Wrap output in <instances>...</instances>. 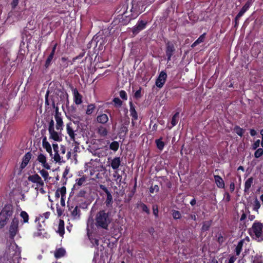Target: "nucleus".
Returning a JSON list of instances; mask_svg holds the SVG:
<instances>
[{
	"mask_svg": "<svg viewBox=\"0 0 263 263\" xmlns=\"http://www.w3.org/2000/svg\"><path fill=\"white\" fill-rule=\"evenodd\" d=\"M110 222L111 219L109 214L105 211H100L96 214L94 223L97 228L108 230Z\"/></svg>",
	"mask_w": 263,
	"mask_h": 263,
	"instance_id": "obj_1",
	"label": "nucleus"
},
{
	"mask_svg": "<svg viewBox=\"0 0 263 263\" xmlns=\"http://www.w3.org/2000/svg\"><path fill=\"white\" fill-rule=\"evenodd\" d=\"M52 147L54 154L52 158L54 161L59 164L65 163V154L66 153V147L61 145L59 149V146L57 144H53Z\"/></svg>",
	"mask_w": 263,
	"mask_h": 263,
	"instance_id": "obj_2",
	"label": "nucleus"
},
{
	"mask_svg": "<svg viewBox=\"0 0 263 263\" xmlns=\"http://www.w3.org/2000/svg\"><path fill=\"white\" fill-rule=\"evenodd\" d=\"M251 235L258 241L263 240V224L255 222L250 230Z\"/></svg>",
	"mask_w": 263,
	"mask_h": 263,
	"instance_id": "obj_3",
	"label": "nucleus"
},
{
	"mask_svg": "<svg viewBox=\"0 0 263 263\" xmlns=\"http://www.w3.org/2000/svg\"><path fill=\"white\" fill-rule=\"evenodd\" d=\"M22 226L19 219L17 218L14 217L9 228V235L11 239H13L18 234L19 230L21 229Z\"/></svg>",
	"mask_w": 263,
	"mask_h": 263,
	"instance_id": "obj_4",
	"label": "nucleus"
},
{
	"mask_svg": "<svg viewBox=\"0 0 263 263\" xmlns=\"http://www.w3.org/2000/svg\"><path fill=\"white\" fill-rule=\"evenodd\" d=\"M28 180L34 183L32 187H34L35 190L38 192L39 188L44 185V181L41 177L37 174L29 176L28 177Z\"/></svg>",
	"mask_w": 263,
	"mask_h": 263,
	"instance_id": "obj_5",
	"label": "nucleus"
},
{
	"mask_svg": "<svg viewBox=\"0 0 263 263\" xmlns=\"http://www.w3.org/2000/svg\"><path fill=\"white\" fill-rule=\"evenodd\" d=\"M54 119L55 120V128L57 130L62 131L64 127V123L63 121L62 115L59 112V108L58 107L55 108V113L54 115Z\"/></svg>",
	"mask_w": 263,
	"mask_h": 263,
	"instance_id": "obj_6",
	"label": "nucleus"
},
{
	"mask_svg": "<svg viewBox=\"0 0 263 263\" xmlns=\"http://www.w3.org/2000/svg\"><path fill=\"white\" fill-rule=\"evenodd\" d=\"M24 14L23 11L13 9L8 13V18L10 20H12L13 22L18 21L23 18Z\"/></svg>",
	"mask_w": 263,
	"mask_h": 263,
	"instance_id": "obj_7",
	"label": "nucleus"
},
{
	"mask_svg": "<svg viewBox=\"0 0 263 263\" xmlns=\"http://www.w3.org/2000/svg\"><path fill=\"white\" fill-rule=\"evenodd\" d=\"M75 128L74 125L70 122L66 124V129L67 134L68 135L70 140L72 141H75L76 136L77 135L76 133L77 129H76Z\"/></svg>",
	"mask_w": 263,
	"mask_h": 263,
	"instance_id": "obj_8",
	"label": "nucleus"
},
{
	"mask_svg": "<svg viewBox=\"0 0 263 263\" xmlns=\"http://www.w3.org/2000/svg\"><path fill=\"white\" fill-rule=\"evenodd\" d=\"M7 257L8 259H11L13 257H18L20 254V251L17 249L15 245H11L6 251Z\"/></svg>",
	"mask_w": 263,
	"mask_h": 263,
	"instance_id": "obj_9",
	"label": "nucleus"
},
{
	"mask_svg": "<svg viewBox=\"0 0 263 263\" xmlns=\"http://www.w3.org/2000/svg\"><path fill=\"white\" fill-rule=\"evenodd\" d=\"M99 187L106 194L107 197L105 202L106 206L111 207L113 203L112 196L111 193L107 188L104 185L100 184L99 185Z\"/></svg>",
	"mask_w": 263,
	"mask_h": 263,
	"instance_id": "obj_10",
	"label": "nucleus"
},
{
	"mask_svg": "<svg viewBox=\"0 0 263 263\" xmlns=\"http://www.w3.org/2000/svg\"><path fill=\"white\" fill-rule=\"evenodd\" d=\"M49 138L55 141H61L62 140V131L55 130V128L48 130Z\"/></svg>",
	"mask_w": 263,
	"mask_h": 263,
	"instance_id": "obj_11",
	"label": "nucleus"
},
{
	"mask_svg": "<svg viewBox=\"0 0 263 263\" xmlns=\"http://www.w3.org/2000/svg\"><path fill=\"white\" fill-rule=\"evenodd\" d=\"M108 162L109 163V165L114 170H118L121 165V159L119 157H116L114 158H109L108 159Z\"/></svg>",
	"mask_w": 263,
	"mask_h": 263,
	"instance_id": "obj_12",
	"label": "nucleus"
},
{
	"mask_svg": "<svg viewBox=\"0 0 263 263\" xmlns=\"http://www.w3.org/2000/svg\"><path fill=\"white\" fill-rule=\"evenodd\" d=\"M166 78L167 74L166 72L162 71L156 81V86L160 88H162L165 83Z\"/></svg>",
	"mask_w": 263,
	"mask_h": 263,
	"instance_id": "obj_13",
	"label": "nucleus"
},
{
	"mask_svg": "<svg viewBox=\"0 0 263 263\" xmlns=\"http://www.w3.org/2000/svg\"><path fill=\"white\" fill-rule=\"evenodd\" d=\"M72 91L73 92L74 103L77 105L81 104L82 102V95L78 92L76 88H72Z\"/></svg>",
	"mask_w": 263,
	"mask_h": 263,
	"instance_id": "obj_14",
	"label": "nucleus"
},
{
	"mask_svg": "<svg viewBox=\"0 0 263 263\" xmlns=\"http://www.w3.org/2000/svg\"><path fill=\"white\" fill-rule=\"evenodd\" d=\"M37 161L42 164V165L46 169H50V166L47 162L46 157L43 154H40L37 156Z\"/></svg>",
	"mask_w": 263,
	"mask_h": 263,
	"instance_id": "obj_15",
	"label": "nucleus"
},
{
	"mask_svg": "<svg viewBox=\"0 0 263 263\" xmlns=\"http://www.w3.org/2000/svg\"><path fill=\"white\" fill-rule=\"evenodd\" d=\"M175 51L174 44L171 42H168L166 44V54L167 57V61H170L171 58Z\"/></svg>",
	"mask_w": 263,
	"mask_h": 263,
	"instance_id": "obj_16",
	"label": "nucleus"
},
{
	"mask_svg": "<svg viewBox=\"0 0 263 263\" xmlns=\"http://www.w3.org/2000/svg\"><path fill=\"white\" fill-rule=\"evenodd\" d=\"M146 23L143 21L138 22L137 24L133 28V32L134 34H137L140 31L142 30L145 28Z\"/></svg>",
	"mask_w": 263,
	"mask_h": 263,
	"instance_id": "obj_17",
	"label": "nucleus"
},
{
	"mask_svg": "<svg viewBox=\"0 0 263 263\" xmlns=\"http://www.w3.org/2000/svg\"><path fill=\"white\" fill-rule=\"evenodd\" d=\"M31 156L32 154L30 152H28L25 155L23 158L22 162L21 164V168L22 169H23L27 166L31 158Z\"/></svg>",
	"mask_w": 263,
	"mask_h": 263,
	"instance_id": "obj_18",
	"label": "nucleus"
},
{
	"mask_svg": "<svg viewBox=\"0 0 263 263\" xmlns=\"http://www.w3.org/2000/svg\"><path fill=\"white\" fill-rule=\"evenodd\" d=\"M113 180L116 182L117 185H121L122 182V177L119 173L118 170H115L113 174Z\"/></svg>",
	"mask_w": 263,
	"mask_h": 263,
	"instance_id": "obj_19",
	"label": "nucleus"
},
{
	"mask_svg": "<svg viewBox=\"0 0 263 263\" xmlns=\"http://www.w3.org/2000/svg\"><path fill=\"white\" fill-rule=\"evenodd\" d=\"M97 121L98 122L104 124L108 121V117L106 114H102L97 117Z\"/></svg>",
	"mask_w": 263,
	"mask_h": 263,
	"instance_id": "obj_20",
	"label": "nucleus"
},
{
	"mask_svg": "<svg viewBox=\"0 0 263 263\" xmlns=\"http://www.w3.org/2000/svg\"><path fill=\"white\" fill-rule=\"evenodd\" d=\"M97 133L101 137H105L108 135V132L106 127L100 126L97 128Z\"/></svg>",
	"mask_w": 263,
	"mask_h": 263,
	"instance_id": "obj_21",
	"label": "nucleus"
},
{
	"mask_svg": "<svg viewBox=\"0 0 263 263\" xmlns=\"http://www.w3.org/2000/svg\"><path fill=\"white\" fill-rule=\"evenodd\" d=\"M215 182L217 186L223 189L224 187V182L221 177L218 175L214 176Z\"/></svg>",
	"mask_w": 263,
	"mask_h": 263,
	"instance_id": "obj_22",
	"label": "nucleus"
},
{
	"mask_svg": "<svg viewBox=\"0 0 263 263\" xmlns=\"http://www.w3.org/2000/svg\"><path fill=\"white\" fill-rule=\"evenodd\" d=\"M66 193V189L65 186H62V187L58 189L55 193V196L57 198H59L60 196L61 197H65Z\"/></svg>",
	"mask_w": 263,
	"mask_h": 263,
	"instance_id": "obj_23",
	"label": "nucleus"
},
{
	"mask_svg": "<svg viewBox=\"0 0 263 263\" xmlns=\"http://www.w3.org/2000/svg\"><path fill=\"white\" fill-rule=\"evenodd\" d=\"M43 147L46 149V151L49 153L50 155L51 156L52 155L51 146L49 143L46 141V138L43 140Z\"/></svg>",
	"mask_w": 263,
	"mask_h": 263,
	"instance_id": "obj_24",
	"label": "nucleus"
},
{
	"mask_svg": "<svg viewBox=\"0 0 263 263\" xmlns=\"http://www.w3.org/2000/svg\"><path fill=\"white\" fill-rule=\"evenodd\" d=\"M253 180L254 179L253 177H250L246 181L245 183V192L246 193L249 192L251 185L253 184Z\"/></svg>",
	"mask_w": 263,
	"mask_h": 263,
	"instance_id": "obj_25",
	"label": "nucleus"
},
{
	"mask_svg": "<svg viewBox=\"0 0 263 263\" xmlns=\"http://www.w3.org/2000/svg\"><path fill=\"white\" fill-rule=\"evenodd\" d=\"M129 105H130L129 111H130V116L133 117L134 120H136L138 119V115H137V113L136 111L134 105L133 104L132 102H129Z\"/></svg>",
	"mask_w": 263,
	"mask_h": 263,
	"instance_id": "obj_26",
	"label": "nucleus"
},
{
	"mask_svg": "<svg viewBox=\"0 0 263 263\" xmlns=\"http://www.w3.org/2000/svg\"><path fill=\"white\" fill-rule=\"evenodd\" d=\"M64 222L63 220L60 219L59 222L58 229L57 232L61 236H63L64 234Z\"/></svg>",
	"mask_w": 263,
	"mask_h": 263,
	"instance_id": "obj_27",
	"label": "nucleus"
},
{
	"mask_svg": "<svg viewBox=\"0 0 263 263\" xmlns=\"http://www.w3.org/2000/svg\"><path fill=\"white\" fill-rule=\"evenodd\" d=\"M8 219L7 216L4 215V212L0 213V229L6 224Z\"/></svg>",
	"mask_w": 263,
	"mask_h": 263,
	"instance_id": "obj_28",
	"label": "nucleus"
},
{
	"mask_svg": "<svg viewBox=\"0 0 263 263\" xmlns=\"http://www.w3.org/2000/svg\"><path fill=\"white\" fill-rule=\"evenodd\" d=\"M1 212H4V214L5 215H6L7 218H9L10 216H12L13 214V211L12 210V208L9 206H5Z\"/></svg>",
	"mask_w": 263,
	"mask_h": 263,
	"instance_id": "obj_29",
	"label": "nucleus"
},
{
	"mask_svg": "<svg viewBox=\"0 0 263 263\" xmlns=\"http://www.w3.org/2000/svg\"><path fill=\"white\" fill-rule=\"evenodd\" d=\"M20 216L23 219V221L20 222L22 225H23V223L28 222L29 216L28 214L25 211H22L20 214Z\"/></svg>",
	"mask_w": 263,
	"mask_h": 263,
	"instance_id": "obj_30",
	"label": "nucleus"
},
{
	"mask_svg": "<svg viewBox=\"0 0 263 263\" xmlns=\"http://www.w3.org/2000/svg\"><path fill=\"white\" fill-rule=\"evenodd\" d=\"M39 173L45 182H48L50 180V177L49 176V174L47 171L43 169L40 170Z\"/></svg>",
	"mask_w": 263,
	"mask_h": 263,
	"instance_id": "obj_31",
	"label": "nucleus"
},
{
	"mask_svg": "<svg viewBox=\"0 0 263 263\" xmlns=\"http://www.w3.org/2000/svg\"><path fill=\"white\" fill-rule=\"evenodd\" d=\"M65 252V250L64 249H59L55 251L54 256L57 258L62 257L64 256Z\"/></svg>",
	"mask_w": 263,
	"mask_h": 263,
	"instance_id": "obj_32",
	"label": "nucleus"
},
{
	"mask_svg": "<svg viewBox=\"0 0 263 263\" xmlns=\"http://www.w3.org/2000/svg\"><path fill=\"white\" fill-rule=\"evenodd\" d=\"M205 33H203L202 35H201L199 37V38L195 42L193 43V44L191 46L193 48L197 46L198 44L202 43L205 39Z\"/></svg>",
	"mask_w": 263,
	"mask_h": 263,
	"instance_id": "obj_33",
	"label": "nucleus"
},
{
	"mask_svg": "<svg viewBox=\"0 0 263 263\" xmlns=\"http://www.w3.org/2000/svg\"><path fill=\"white\" fill-rule=\"evenodd\" d=\"M71 215L74 218H79L80 217V210H79V209L78 208V206H76L73 209V210L71 212Z\"/></svg>",
	"mask_w": 263,
	"mask_h": 263,
	"instance_id": "obj_34",
	"label": "nucleus"
},
{
	"mask_svg": "<svg viewBox=\"0 0 263 263\" xmlns=\"http://www.w3.org/2000/svg\"><path fill=\"white\" fill-rule=\"evenodd\" d=\"M87 177L83 176L81 178L77 179L76 180V183L75 186L78 185V186H81L83 185L86 181Z\"/></svg>",
	"mask_w": 263,
	"mask_h": 263,
	"instance_id": "obj_35",
	"label": "nucleus"
},
{
	"mask_svg": "<svg viewBox=\"0 0 263 263\" xmlns=\"http://www.w3.org/2000/svg\"><path fill=\"white\" fill-rule=\"evenodd\" d=\"M243 240H240L237 246L236 247L235 249V252L237 255H239L242 250V248L243 244Z\"/></svg>",
	"mask_w": 263,
	"mask_h": 263,
	"instance_id": "obj_36",
	"label": "nucleus"
},
{
	"mask_svg": "<svg viewBox=\"0 0 263 263\" xmlns=\"http://www.w3.org/2000/svg\"><path fill=\"white\" fill-rule=\"evenodd\" d=\"M119 146V144L117 141H114L110 144L109 148L115 152H116Z\"/></svg>",
	"mask_w": 263,
	"mask_h": 263,
	"instance_id": "obj_37",
	"label": "nucleus"
},
{
	"mask_svg": "<svg viewBox=\"0 0 263 263\" xmlns=\"http://www.w3.org/2000/svg\"><path fill=\"white\" fill-rule=\"evenodd\" d=\"M178 118H179V112H176L173 116L172 119V121H171L172 127H173L177 124V123H178Z\"/></svg>",
	"mask_w": 263,
	"mask_h": 263,
	"instance_id": "obj_38",
	"label": "nucleus"
},
{
	"mask_svg": "<svg viewBox=\"0 0 263 263\" xmlns=\"http://www.w3.org/2000/svg\"><path fill=\"white\" fill-rule=\"evenodd\" d=\"M95 105L93 104H89L87 106V108L86 111L87 115H91L95 109Z\"/></svg>",
	"mask_w": 263,
	"mask_h": 263,
	"instance_id": "obj_39",
	"label": "nucleus"
},
{
	"mask_svg": "<svg viewBox=\"0 0 263 263\" xmlns=\"http://www.w3.org/2000/svg\"><path fill=\"white\" fill-rule=\"evenodd\" d=\"M54 55V53H52V52L50 53V55H49V57H48V58L46 61L45 66L46 67H48L50 64V63L53 58Z\"/></svg>",
	"mask_w": 263,
	"mask_h": 263,
	"instance_id": "obj_40",
	"label": "nucleus"
},
{
	"mask_svg": "<svg viewBox=\"0 0 263 263\" xmlns=\"http://www.w3.org/2000/svg\"><path fill=\"white\" fill-rule=\"evenodd\" d=\"M157 146L158 149L162 150L164 146V143L163 141H162L160 139L157 140L156 141Z\"/></svg>",
	"mask_w": 263,
	"mask_h": 263,
	"instance_id": "obj_41",
	"label": "nucleus"
},
{
	"mask_svg": "<svg viewBox=\"0 0 263 263\" xmlns=\"http://www.w3.org/2000/svg\"><path fill=\"white\" fill-rule=\"evenodd\" d=\"M262 154H263V148H259L255 151V152L254 153V156L255 158H258L260 157Z\"/></svg>",
	"mask_w": 263,
	"mask_h": 263,
	"instance_id": "obj_42",
	"label": "nucleus"
},
{
	"mask_svg": "<svg viewBox=\"0 0 263 263\" xmlns=\"http://www.w3.org/2000/svg\"><path fill=\"white\" fill-rule=\"evenodd\" d=\"M172 216L174 219H178L181 217V214L178 211L173 210L172 211Z\"/></svg>",
	"mask_w": 263,
	"mask_h": 263,
	"instance_id": "obj_43",
	"label": "nucleus"
},
{
	"mask_svg": "<svg viewBox=\"0 0 263 263\" xmlns=\"http://www.w3.org/2000/svg\"><path fill=\"white\" fill-rule=\"evenodd\" d=\"M113 102L115 103V105L118 107H120L122 104V102L121 100L118 98H115L113 100Z\"/></svg>",
	"mask_w": 263,
	"mask_h": 263,
	"instance_id": "obj_44",
	"label": "nucleus"
},
{
	"mask_svg": "<svg viewBox=\"0 0 263 263\" xmlns=\"http://www.w3.org/2000/svg\"><path fill=\"white\" fill-rule=\"evenodd\" d=\"M235 131L236 133L240 136H242L244 133L243 129L239 127H236L235 128Z\"/></svg>",
	"mask_w": 263,
	"mask_h": 263,
	"instance_id": "obj_45",
	"label": "nucleus"
},
{
	"mask_svg": "<svg viewBox=\"0 0 263 263\" xmlns=\"http://www.w3.org/2000/svg\"><path fill=\"white\" fill-rule=\"evenodd\" d=\"M246 12V11H245L243 8H242L235 17V20H236V21L239 20Z\"/></svg>",
	"mask_w": 263,
	"mask_h": 263,
	"instance_id": "obj_46",
	"label": "nucleus"
},
{
	"mask_svg": "<svg viewBox=\"0 0 263 263\" xmlns=\"http://www.w3.org/2000/svg\"><path fill=\"white\" fill-rule=\"evenodd\" d=\"M120 97L124 100L127 99L126 92L124 90H121L120 91Z\"/></svg>",
	"mask_w": 263,
	"mask_h": 263,
	"instance_id": "obj_47",
	"label": "nucleus"
},
{
	"mask_svg": "<svg viewBox=\"0 0 263 263\" xmlns=\"http://www.w3.org/2000/svg\"><path fill=\"white\" fill-rule=\"evenodd\" d=\"M140 208L143 211L146 212V213L148 214L149 211L147 208V206L144 203H141L140 205Z\"/></svg>",
	"mask_w": 263,
	"mask_h": 263,
	"instance_id": "obj_48",
	"label": "nucleus"
},
{
	"mask_svg": "<svg viewBox=\"0 0 263 263\" xmlns=\"http://www.w3.org/2000/svg\"><path fill=\"white\" fill-rule=\"evenodd\" d=\"M251 4H252L251 1H248L245 4V5L243 6V7L242 8H243L245 11H247L248 10V9L250 8V7L251 6Z\"/></svg>",
	"mask_w": 263,
	"mask_h": 263,
	"instance_id": "obj_49",
	"label": "nucleus"
},
{
	"mask_svg": "<svg viewBox=\"0 0 263 263\" xmlns=\"http://www.w3.org/2000/svg\"><path fill=\"white\" fill-rule=\"evenodd\" d=\"M260 207V204L259 201L257 199H256L254 201V209L255 210H257L258 209H259Z\"/></svg>",
	"mask_w": 263,
	"mask_h": 263,
	"instance_id": "obj_50",
	"label": "nucleus"
},
{
	"mask_svg": "<svg viewBox=\"0 0 263 263\" xmlns=\"http://www.w3.org/2000/svg\"><path fill=\"white\" fill-rule=\"evenodd\" d=\"M18 4V0H13L11 5L12 7V10L15 9L16 7L17 6Z\"/></svg>",
	"mask_w": 263,
	"mask_h": 263,
	"instance_id": "obj_51",
	"label": "nucleus"
},
{
	"mask_svg": "<svg viewBox=\"0 0 263 263\" xmlns=\"http://www.w3.org/2000/svg\"><path fill=\"white\" fill-rule=\"evenodd\" d=\"M230 199V195L228 193H226L224 195L223 200L226 202H229Z\"/></svg>",
	"mask_w": 263,
	"mask_h": 263,
	"instance_id": "obj_52",
	"label": "nucleus"
},
{
	"mask_svg": "<svg viewBox=\"0 0 263 263\" xmlns=\"http://www.w3.org/2000/svg\"><path fill=\"white\" fill-rule=\"evenodd\" d=\"M54 129V121L51 119L49 123L48 130Z\"/></svg>",
	"mask_w": 263,
	"mask_h": 263,
	"instance_id": "obj_53",
	"label": "nucleus"
},
{
	"mask_svg": "<svg viewBox=\"0 0 263 263\" xmlns=\"http://www.w3.org/2000/svg\"><path fill=\"white\" fill-rule=\"evenodd\" d=\"M259 144H260V140H256L252 145L253 149H256L259 146Z\"/></svg>",
	"mask_w": 263,
	"mask_h": 263,
	"instance_id": "obj_54",
	"label": "nucleus"
},
{
	"mask_svg": "<svg viewBox=\"0 0 263 263\" xmlns=\"http://www.w3.org/2000/svg\"><path fill=\"white\" fill-rule=\"evenodd\" d=\"M35 25V22L34 20H31L30 21H29L28 22V25H29L30 26V27H28V28L30 29H32L33 28V27Z\"/></svg>",
	"mask_w": 263,
	"mask_h": 263,
	"instance_id": "obj_55",
	"label": "nucleus"
},
{
	"mask_svg": "<svg viewBox=\"0 0 263 263\" xmlns=\"http://www.w3.org/2000/svg\"><path fill=\"white\" fill-rule=\"evenodd\" d=\"M236 258L234 257H231L228 260H226L225 263H234L236 260Z\"/></svg>",
	"mask_w": 263,
	"mask_h": 263,
	"instance_id": "obj_56",
	"label": "nucleus"
},
{
	"mask_svg": "<svg viewBox=\"0 0 263 263\" xmlns=\"http://www.w3.org/2000/svg\"><path fill=\"white\" fill-rule=\"evenodd\" d=\"M57 212L59 216H61L63 213V211L59 206H57Z\"/></svg>",
	"mask_w": 263,
	"mask_h": 263,
	"instance_id": "obj_57",
	"label": "nucleus"
},
{
	"mask_svg": "<svg viewBox=\"0 0 263 263\" xmlns=\"http://www.w3.org/2000/svg\"><path fill=\"white\" fill-rule=\"evenodd\" d=\"M134 96L136 98H139L141 97V90L139 89L136 91L135 93Z\"/></svg>",
	"mask_w": 263,
	"mask_h": 263,
	"instance_id": "obj_58",
	"label": "nucleus"
},
{
	"mask_svg": "<svg viewBox=\"0 0 263 263\" xmlns=\"http://www.w3.org/2000/svg\"><path fill=\"white\" fill-rule=\"evenodd\" d=\"M71 157V152H68L66 154H65V162L66 160H68Z\"/></svg>",
	"mask_w": 263,
	"mask_h": 263,
	"instance_id": "obj_59",
	"label": "nucleus"
},
{
	"mask_svg": "<svg viewBox=\"0 0 263 263\" xmlns=\"http://www.w3.org/2000/svg\"><path fill=\"white\" fill-rule=\"evenodd\" d=\"M120 130H121V133H126L128 131L127 127L125 125H123L121 127Z\"/></svg>",
	"mask_w": 263,
	"mask_h": 263,
	"instance_id": "obj_60",
	"label": "nucleus"
},
{
	"mask_svg": "<svg viewBox=\"0 0 263 263\" xmlns=\"http://www.w3.org/2000/svg\"><path fill=\"white\" fill-rule=\"evenodd\" d=\"M91 240V242L92 243H95V245L98 246L99 245V240L96 238H93V239H90Z\"/></svg>",
	"mask_w": 263,
	"mask_h": 263,
	"instance_id": "obj_61",
	"label": "nucleus"
},
{
	"mask_svg": "<svg viewBox=\"0 0 263 263\" xmlns=\"http://www.w3.org/2000/svg\"><path fill=\"white\" fill-rule=\"evenodd\" d=\"M247 217V215L243 211V213L242 214H241V217H240V221H243L244 220L246 219Z\"/></svg>",
	"mask_w": 263,
	"mask_h": 263,
	"instance_id": "obj_62",
	"label": "nucleus"
},
{
	"mask_svg": "<svg viewBox=\"0 0 263 263\" xmlns=\"http://www.w3.org/2000/svg\"><path fill=\"white\" fill-rule=\"evenodd\" d=\"M69 168H66L63 173V177L64 178L66 177L67 174L69 173Z\"/></svg>",
	"mask_w": 263,
	"mask_h": 263,
	"instance_id": "obj_63",
	"label": "nucleus"
},
{
	"mask_svg": "<svg viewBox=\"0 0 263 263\" xmlns=\"http://www.w3.org/2000/svg\"><path fill=\"white\" fill-rule=\"evenodd\" d=\"M230 189L231 192H233L235 190V184L234 182H231L230 185Z\"/></svg>",
	"mask_w": 263,
	"mask_h": 263,
	"instance_id": "obj_64",
	"label": "nucleus"
}]
</instances>
